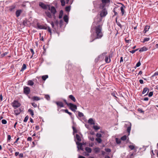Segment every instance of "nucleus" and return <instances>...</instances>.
Masks as SVG:
<instances>
[{
    "label": "nucleus",
    "mask_w": 158,
    "mask_h": 158,
    "mask_svg": "<svg viewBox=\"0 0 158 158\" xmlns=\"http://www.w3.org/2000/svg\"><path fill=\"white\" fill-rule=\"evenodd\" d=\"M95 32L96 35L95 38L93 39L90 42H93L96 39H101L103 36V34L102 31V27L101 25H98L95 27Z\"/></svg>",
    "instance_id": "f257e3e1"
},
{
    "label": "nucleus",
    "mask_w": 158,
    "mask_h": 158,
    "mask_svg": "<svg viewBox=\"0 0 158 158\" xmlns=\"http://www.w3.org/2000/svg\"><path fill=\"white\" fill-rule=\"evenodd\" d=\"M48 9L50 10L51 11V14H53V15L54 17V18H56V16L55 14L56 13V9L55 8L54 6H52L50 7V6H49L48 8Z\"/></svg>",
    "instance_id": "f03ea898"
},
{
    "label": "nucleus",
    "mask_w": 158,
    "mask_h": 158,
    "mask_svg": "<svg viewBox=\"0 0 158 158\" xmlns=\"http://www.w3.org/2000/svg\"><path fill=\"white\" fill-rule=\"evenodd\" d=\"M68 106L69 107V108L72 111L75 112L77 109V107L76 105L72 103H69Z\"/></svg>",
    "instance_id": "7ed1b4c3"
},
{
    "label": "nucleus",
    "mask_w": 158,
    "mask_h": 158,
    "mask_svg": "<svg viewBox=\"0 0 158 158\" xmlns=\"http://www.w3.org/2000/svg\"><path fill=\"white\" fill-rule=\"evenodd\" d=\"M39 6L40 7L44 10H47L48 9V7L50 6L49 5H46L42 2H39Z\"/></svg>",
    "instance_id": "20e7f679"
},
{
    "label": "nucleus",
    "mask_w": 158,
    "mask_h": 158,
    "mask_svg": "<svg viewBox=\"0 0 158 158\" xmlns=\"http://www.w3.org/2000/svg\"><path fill=\"white\" fill-rule=\"evenodd\" d=\"M12 106L14 109L19 107L21 105L20 103L16 100H14L12 103Z\"/></svg>",
    "instance_id": "39448f33"
},
{
    "label": "nucleus",
    "mask_w": 158,
    "mask_h": 158,
    "mask_svg": "<svg viewBox=\"0 0 158 158\" xmlns=\"http://www.w3.org/2000/svg\"><path fill=\"white\" fill-rule=\"evenodd\" d=\"M107 14V10L106 8H104L101 11L100 13V16L101 17H103L105 16Z\"/></svg>",
    "instance_id": "423d86ee"
},
{
    "label": "nucleus",
    "mask_w": 158,
    "mask_h": 158,
    "mask_svg": "<svg viewBox=\"0 0 158 158\" xmlns=\"http://www.w3.org/2000/svg\"><path fill=\"white\" fill-rule=\"evenodd\" d=\"M55 102L57 106L58 110H59L60 108L63 107L64 106V104L62 102L58 101Z\"/></svg>",
    "instance_id": "0eeeda50"
},
{
    "label": "nucleus",
    "mask_w": 158,
    "mask_h": 158,
    "mask_svg": "<svg viewBox=\"0 0 158 158\" xmlns=\"http://www.w3.org/2000/svg\"><path fill=\"white\" fill-rule=\"evenodd\" d=\"M30 91V89L29 87L27 86L24 87L23 89L24 93L27 95L29 94Z\"/></svg>",
    "instance_id": "6e6552de"
},
{
    "label": "nucleus",
    "mask_w": 158,
    "mask_h": 158,
    "mask_svg": "<svg viewBox=\"0 0 158 158\" xmlns=\"http://www.w3.org/2000/svg\"><path fill=\"white\" fill-rule=\"evenodd\" d=\"M76 143L77 145V147L78 150L80 149L82 151L83 150V149L82 148V144L81 143L77 142H76Z\"/></svg>",
    "instance_id": "1a4fd4ad"
},
{
    "label": "nucleus",
    "mask_w": 158,
    "mask_h": 158,
    "mask_svg": "<svg viewBox=\"0 0 158 158\" xmlns=\"http://www.w3.org/2000/svg\"><path fill=\"white\" fill-rule=\"evenodd\" d=\"M46 16L49 18H52V15L51 13L49 12L48 10H46L44 12Z\"/></svg>",
    "instance_id": "9d476101"
},
{
    "label": "nucleus",
    "mask_w": 158,
    "mask_h": 158,
    "mask_svg": "<svg viewBox=\"0 0 158 158\" xmlns=\"http://www.w3.org/2000/svg\"><path fill=\"white\" fill-rule=\"evenodd\" d=\"M149 90V89L148 88H146V87L144 88L143 89V90L142 91V94H144L147 91V93L144 96H145L146 95H147L148 93Z\"/></svg>",
    "instance_id": "9b49d317"
},
{
    "label": "nucleus",
    "mask_w": 158,
    "mask_h": 158,
    "mask_svg": "<svg viewBox=\"0 0 158 158\" xmlns=\"http://www.w3.org/2000/svg\"><path fill=\"white\" fill-rule=\"evenodd\" d=\"M23 12L22 10H19L16 11V15L17 17H19L21 13Z\"/></svg>",
    "instance_id": "f8f14e48"
},
{
    "label": "nucleus",
    "mask_w": 158,
    "mask_h": 158,
    "mask_svg": "<svg viewBox=\"0 0 158 158\" xmlns=\"http://www.w3.org/2000/svg\"><path fill=\"white\" fill-rule=\"evenodd\" d=\"M124 8H125V6L123 4H122V6L120 7V10L122 14V15H123L125 12V11L124 10Z\"/></svg>",
    "instance_id": "ddd939ff"
},
{
    "label": "nucleus",
    "mask_w": 158,
    "mask_h": 158,
    "mask_svg": "<svg viewBox=\"0 0 158 158\" xmlns=\"http://www.w3.org/2000/svg\"><path fill=\"white\" fill-rule=\"evenodd\" d=\"M69 99H70L71 100L74 102H76V101L75 98L72 95H69Z\"/></svg>",
    "instance_id": "4468645a"
},
{
    "label": "nucleus",
    "mask_w": 158,
    "mask_h": 158,
    "mask_svg": "<svg viewBox=\"0 0 158 158\" xmlns=\"http://www.w3.org/2000/svg\"><path fill=\"white\" fill-rule=\"evenodd\" d=\"M88 123L90 124L94 125L95 124V122L92 118H90L89 119Z\"/></svg>",
    "instance_id": "2eb2a0df"
},
{
    "label": "nucleus",
    "mask_w": 158,
    "mask_h": 158,
    "mask_svg": "<svg viewBox=\"0 0 158 158\" xmlns=\"http://www.w3.org/2000/svg\"><path fill=\"white\" fill-rule=\"evenodd\" d=\"M32 99L33 101H38L40 100V98L37 96H34L32 98Z\"/></svg>",
    "instance_id": "dca6fc26"
},
{
    "label": "nucleus",
    "mask_w": 158,
    "mask_h": 158,
    "mask_svg": "<svg viewBox=\"0 0 158 158\" xmlns=\"http://www.w3.org/2000/svg\"><path fill=\"white\" fill-rule=\"evenodd\" d=\"M16 7V6L15 5H12L9 6V10L10 11H11L13 10Z\"/></svg>",
    "instance_id": "f3484780"
},
{
    "label": "nucleus",
    "mask_w": 158,
    "mask_h": 158,
    "mask_svg": "<svg viewBox=\"0 0 158 158\" xmlns=\"http://www.w3.org/2000/svg\"><path fill=\"white\" fill-rule=\"evenodd\" d=\"M148 48L146 47H143V48H141L139 50V51L140 52L146 51L148 50Z\"/></svg>",
    "instance_id": "a211bd4d"
},
{
    "label": "nucleus",
    "mask_w": 158,
    "mask_h": 158,
    "mask_svg": "<svg viewBox=\"0 0 158 158\" xmlns=\"http://www.w3.org/2000/svg\"><path fill=\"white\" fill-rule=\"evenodd\" d=\"M28 112L31 115V116L32 117H34V111L32 110L31 109H28Z\"/></svg>",
    "instance_id": "6ab92c4d"
},
{
    "label": "nucleus",
    "mask_w": 158,
    "mask_h": 158,
    "mask_svg": "<svg viewBox=\"0 0 158 158\" xmlns=\"http://www.w3.org/2000/svg\"><path fill=\"white\" fill-rule=\"evenodd\" d=\"M150 26L147 25L145 27L143 31L144 33H146L147 31H148L149 29L150 28Z\"/></svg>",
    "instance_id": "aec40b11"
},
{
    "label": "nucleus",
    "mask_w": 158,
    "mask_h": 158,
    "mask_svg": "<svg viewBox=\"0 0 158 158\" xmlns=\"http://www.w3.org/2000/svg\"><path fill=\"white\" fill-rule=\"evenodd\" d=\"M21 110L19 109V110H14V112L16 115H17L20 114L21 112Z\"/></svg>",
    "instance_id": "412c9836"
},
{
    "label": "nucleus",
    "mask_w": 158,
    "mask_h": 158,
    "mask_svg": "<svg viewBox=\"0 0 158 158\" xmlns=\"http://www.w3.org/2000/svg\"><path fill=\"white\" fill-rule=\"evenodd\" d=\"M85 151L89 153H91L92 151V149L91 148L88 147H86L85 148Z\"/></svg>",
    "instance_id": "4be33fe9"
},
{
    "label": "nucleus",
    "mask_w": 158,
    "mask_h": 158,
    "mask_svg": "<svg viewBox=\"0 0 158 158\" xmlns=\"http://www.w3.org/2000/svg\"><path fill=\"white\" fill-rule=\"evenodd\" d=\"M63 19L64 20V21L66 22V23H68V20H69V18H68V16H67V15H64V17H63Z\"/></svg>",
    "instance_id": "5701e85b"
},
{
    "label": "nucleus",
    "mask_w": 158,
    "mask_h": 158,
    "mask_svg": "<svg viewBox=\"0 0 158 158\" xmlns=\"http://www.w3.org/2000/svg\"><path fill=\"white\" fill-rule=\"evenodd\" d=\"M26 68V65L25 64H23V66L20 70L21 72H23Z\"/></svg>",
    "instance_id": "b1692460"
},
{
    "label": "nucleus",
    "mask_w": 158,
    "mask_h": 158,
    "mask_svg": "<svg viewBox=\"0 0 158 158\" xmlns=\"http://www.w3.org/2000/svg\"><path fill=\"white\" fill-rule=\"evenodd\" d=\"M131 123H130V126L128 127L127 129V132L129 133V134L131 130Z\"/></svg>",
    "instance_id": "393cba45"
},
{
    "label": "nucleus",
    "mask_w": 158,
    "mask_h": 158,
    "mask_svg": "<svg viewBox=\"0 0 158 158\" xmlns=\"http://www.w3.org/2000/svg\"><path fill=\"white\" fill-rule=\"evenodd\" d=\"M102 3L103 4H106V3H109L110 2V0H101Z\"/></svg>",
    "instance_id": "a878e982"
},
{
    "label": "nucleus",
    "mask_w": 158,
    "mask_h": 158,
    "mask_svg": "<svg viewBox=\"0 0 158 158\" xmlns=\"http://www.w3.org/2000/svg\"><path fill=\"white\" fill-rule=\"evenodd\" d=\"M34 83L32 80H29L28 81V85L32 86L34 85Z\"/></svg>",
    "instance_id": "bb28decb"
},
{
    "label": "nucleus",
    "mask_w": 158,
    "mask_h": 158,
    "mask_svg": "<svg viewBox=\"0 0 158 158\" xmlns=\"http://www.w3.org/2000/svg\"><path fill=\"white\" fill-rule=\"evenodd\" d=\"M63 11L62 10H61L60 11V14L59 15V19H61L63 15Z\"/></svg>",
    "instance_id": "cd10ccee"
},
{
    "label": "nucleus",
    "mask_w": 158,
    "mask_h": 158,
    "mask_svg": "<svg viewBox=\"0 0 158 158\" xmlns=\"http://www.w3.org/2000/svg\"><path fill=\"white\" fill-rule=\"evenodd\" d=\"M105 60L106 63H109L110 62V59L109 58V60L108 57L107 56H106L105 59Z\"/></svg>",
    "instance_id": "c85d7f7f"
},
{
    "label": "nucleus",
    "mask_w": 158,
    "mask_h": 158,
    "mask_svg": "<svg viewBox=\"0 0 158 158\" xmlns=\"http://www.w3.org/2000/svg\"><path fill=\"white\" fill-rule=\"evenodd\" d=\"M76 138L80 142L81 141V139L80 136L78 134H76Z\"/></svg>",
    "instance_id": "c756f323"
},
{
    "label": "nucleus",
    "mask_w": 158,
    "mask_h": 158,
    "mask_svg": "<svg viewBox=\"0 0 158 158\" xmlns=\"http://www.w3.org/2000/svg\"><path fill=\"white\" fill-rule=\"evenodd\" d=\"M48 77V75H45L43 76L42 77V78L43 81H45L46 79Z\"/></svg>",
    "instance_id": "7c9ffc66"
},
{
    "label": "nucleus",
    "mask_w": 158,
    "mask_h": 158,
    "mask_svg": "<svg viewBox=\"0 0 158 158\" xmlns=\"http://www.w3.org/2000/svg\"><path fill=\"white\" fill-rule=\"evenodd\" d=\"M127 139V136L126 135H124L121 137L120 139L123 141H125Z\"/></svg>",
    "instance_id": "2f4dec72"
},
{
    "label": "nucleus",
    "mask_w": 158,
    "mask_h": 158,
    "mask_svg": "<svg viewBox=\"0 0 158 158\" xmlns=\"http://www.w3.org/2000/svg\"><path fill=\"white\" fill-rule=\"evenodd\" d=\"M105 5L103 4L102 3L99 6V8L101 9H103L104 8V7L105 6Z\"/></svg>",
    "instance_id": "473e14b6"
},
{
    "label": "nucleus",
    "mask_w": 158,
    "mask_h": 158,
    "mask_svg": "<svg viewBox=\"0 0 158 158\" xmlns=\"http://www.w3.org/2000/svg\"><path fill=\"white\" fill-rule=\"evenodd\" d=\"M65 10L66 11L69 12L70 10V6H68L65 7Z\"/></svg>",
    "instance_id": "72a5a7b5"
},
{
    "label": "nucleus",
    "mask_w": 158,
    "mask_h": 158,
    "mask_svg": "<svg viewBox=\"0 0 158 158\" xmlns=\"http://www.w3.org/2000/svg\"><path fill=\"white\" fill-rule=\"evenodd\" d=\"M141 65L140 61H139L136 64V66L135 67V69L137 67H139Z\"/></svg>",
    "instance_id": "f704fd0d"
},
{
    "label": "nucleus",
    "mask_w": 158,
    "mask_h": 158,
    "mask_svg": "<svg viewBox=\"0 0 158 158\" xmlns=\"http://www.w3.org/2000/svg\"><path fill=\"white\" fill-rule=\"evenodd\" d=\"M45 98L48 101L50 99V96L48 94H46L45 95Z\"/></svg>",
    "instance_id": "c9c22d12"
},
{
    "label": "nucleus",
    "mask_w": 158,
    "mask_h": 158,
    "mask_svg": "<svg viewBox=\"0 0 158 158\" xmlns=\"http://www.w3.org/2000/svg\"><path fill=\"white\" fill-rule=\"evenodd\" d=\"M96 140L99 143H100L102 141L101 139L99 138H97L96 139Z\"/></svg>",
    "instance_id": "e433bc0d"
},
{
    "label": "nucleus",
    "mask_w": 158,
    "mask_h": 158,
    "mask_svg": "<svg viewBox=\"0 0 158 158\" xmlns=\"http://www.w3.org/2000/svg\"><path fill=\"white\" fill-rule=\"evenodd\" d=\"M115 140L117 144H120L121 143V141L120 139H119L118 138H116Z\"/></svg>",
    "instance_id": "4c0bfd02"
},
{
    "label": "nucleus",
    "mask_w": 158,
    "mask_h": 158,
    "mask_svg": "<svg viewBox=\"0 0 158 158\" xmlns=\"http://www.w3.org/2000/svg\"><path fill=\"white\" fill-rule=\"evenodd\" d=\"M93 127L95 130H98L100 129V127L97 125H94Z\"/></svg>",
    "instance_id": "58836bf2"
},
{
    "label": "nucleus",
    "mask_w": 158,
    "mask_h": 158,
    "mask_svg": "<svg viewBox=\"0 0 158 158\" xmlns=\"http://www.w3.org/2000/svg\"><path fill=\"white\" fill-rule=\"evenodd\" d=\"M78 116L80 117H82L84 116L83 114L82 113L79 111L78 112Z\"/></svg>",
    "instance_id": "ea45409f"
},
{
    "label": "nucleus",
    "mask_w": 158,
    "mask_h": 158,
    "mask_svg": "<svg viewBox=\"0 0 158 158\" xmlns=\"http://www.w3.org/2000/svg\"><path fill=\"white\" fill-rule=\"evenodd\" d=\"M28 118H29V117H28V115L26 116L25 117V118L23 120V122H26L27 121V120H28Z\"/></svg>",
    "instance_id": "a19ab883"
},
{
    "label": "nucleus",
    "mask_w": 158,
    "mask_h": 158,
    "mask_svg": "<svg viewBox=\"0 0 158 158\" xmlns=\"http://www.w3.org/2000/svg\"><path fill=\"white\" fill-rule=\"evenodd\" d=\"M61 3V5L64 6L65 4V2L64 0H60Z\"/></svg>",
    "instance_id": "79ce46f5"
},
{
    "label": "nucleus",
    "mask_w": 158,
    "mask_h": 158,
    "mask_svg": "<svg viewBox=\"0 0 158 158\" xmlns=\"http://www.w3.org/2000/svg\"><path fill=\"white\" fill-rule=\"evenodd\" d=\"M94 150L95 153H98L100 151V149L99 148H95Z\"/></svg>",
    "instance_id": "37998d69"
},
{
    "label": "nucleus",
    "mask_w": 158,
    "mask_h": 158,
    "mask_svg": "<svg viewBox=\"0 0 158 158\" xmlns=\"http://www.w3.org/2000/svg\"><path fill=\"white\" fill-rule=\"evenodd\" d=\"M129 148L131 150H132L135 148V146L133 145H130L129 146Z\"/></svg>",
    "instance_id": "c03bdc74"
},
{
    "label": "nucleus",
    "mask_w": 158,
    "mask_h": 158,
    "mask_svg": "<svg viewBox=\"0 0 158 158\" xmlns=\"http://www.w3.org/2000/svg\"><path fill=\"white\" fill-rule=\"evenodd\" d=\"M37 26L38 28L40 29H42L43 27V26L40 25L39 24H37Z\"/></svg>",
    "instance_id": "a18cd8bd"
},
{
    "label": "nucleus",
    "mask_w": 158,
    "mask_h": 158,
    "mask_svg": "<svg viewBox=\"0 0 158 158\" xmlns=\"http://www.w3.org/2000/svg\"><path fill=\"white\" fill-rule=\"evenodd\" d=\"M117 18L118 17H117L116 18V23L118 25V26H119V27H121V24H120V23L119 22H118L117 21Z\"/></svg>",
    "instance_id": "49530a36"
},
{
    "label": "nucleus",
    "mask_w": 158,
    "mask_h": 158,
    "mask_svg": "<svg viewBox=\"0 0 158 158\" xmlns=\"http://www.w3.org/2000/svg\"><path fill=\"white\" fill-rule=\"evenodd\" d=\"M138 111L141 113H144V111L142 110L140 108H138Z\"/></svg>",
    "instance_id": "de8ad7c7"
},
{
    "label": "nucleus",
    "mask_w": 158,
    "mask_h": 158,
    "mask_svg": "<svg viewBox=\"0 0 158 158\" xmlns=\"http://www.w3.org/2000/svg\"><path fill=\"white\" fill-rule=\"evenodd\" d=\"M31 104L32 106L35 108L37 107V105L35 102L32 103Z\"/></svg>",
    "instance_id": "09e8293b"
},
{
    "label": "nucleus",
    "mask_w": 158,
    "mask_h": 158,
    "mask_svg": "<svg viewBox=\"0 0 158 158\" xmlns=\"http://www.w3.org/2000/svg\"><path fill=\"white\" fill-rule=\"evenodd\" d=\"M150 38H145L143 41V43H144L145 42L148 41L149 40Z\"/></svg>",
    "instance_id": "8fccbe9b"
},
{
    "label": "nucleus",
    "mask_w": 158,
    "mask_h": 158,
    "mask_svg": "<svg viewBox=\"0 0 158 158\" xmlns=\"http://www.w3.org/2000/svg\"><path fill=\"white\" fill-rule=\"evenodd\" d=\"M2 124H5L7 123V121L5 119H2Z\"/></svg>",
    "instance_id": "3c124183"
},
{
    "label": "nucleus",
    "mask_w": 158,
    "mask_h": 158,
    "mask_svg": "<svg viewBox=\"0 0 158 158\" xmlns=\"http://www.w3.org/2000/svg\"><path fill=\"white\" fill-rule=\"evenodd\" d=\"M61 111H63V112H65V113H68L69 112L68 110L67 109H62L61 110Z\"/></svg>",
    "instance_id": "603ef678"
},
{
    "label": "nucleus",
    "mask_w": 158,
    "mask_h": 158,
    "mask_svg": "<svg viewBox=\"0 0 158 158\" xmlns=\"http://www.w3.org/2000/svg\"><path fill=\"white\" fill-rule=\"evenodd\" d=\"M72 128H73V132L74 133H77V130L76 129V128L73 126L72 127Z\"/></svg>",
    "instance_id": "864d4df0"
},
{
    "label": "nucleus",
    "mask_w": 158,
    "mask_h": 158,
    "mask_svg": "<svg viewBox=\"0 0 158 158\" xmlns=\"http://www.w3.org/2000/svg\"><path fill=\"white\" fill-rule=\"evenodd\" d=\"M96 136L97 137H98L97 138H100V137H102V134H100V133H97L96 134Z\"/></svg>",
    "instance_id": "5fc2aeb1"
},
{
    "label": "nucleus",
    "mask_w": 158,
    "mask_h": 158,
    "mask_svg": "<svg viewBox=\"0 0 158 158\" xmlns=\"http://www.w3.org/2000/svg\"><path fill=\"white\" fill-rule=\"evenodd\" d=\"M105 150L106 152H110L111 151L110 149L108 148H105Z\"/></svg>",
    "instance_id": "6e6d98bb"
},
{
    "label": "nucleus",
    "mask_w": 158,
    "mask_h": 158,
    "mask_svg": "<svg viewBox=\"0 0 158 158\" xmlns=\"http://www.w3.org/2000/svg\"><path fill=\"white\" fill-rule=\"evenodd\" d=\"M7 53L6 52H5L2 54L1 55V57H3L4 56H5L6 55H7Z\"/></svg>",
    "instance_id": "4d7b16f0"
},
{
    "label": "nucleus",
    "mask_w": 158,
    "mask_h": 158,
    "mask_svg": "<svg viewBox=\"0 0 158 158\" xmlns=\"http://www.w3.org/2000/svg\"><path fill=\"white\" fill-rule=\"evenodd\" d=\"M63 21L62 20H60V21L59 24L60 25V27H61L62 25Z\"/></svg>",
    "instance_id": "13d9d810"
},
{
    "label": "nucleus",
    "mask_w": 158,
    "mask_h": 158,
    "mask_svg": "<svg viewBox=\"0 0 158 158\" xmlns=\"http://www.w3.org/2000/svg\"><path fill=\"white\" fill-rule=\"evenodd\" d=\"M47 30L50 33V35H51V34H52V32H51V30L50 28L49 27H48V28Z\"/></svg>",
    "instance_id": "bf43d9fd"
},
{
    "label": "nucleus",
    "mask_w": 158,
    "mask_h": 158,
    "mask_svg": "<svg viewBox=\"0 0 158 158\" xmlns=\"http://www.w3.org/2000/svg\"><path fill=\"white\" fill-rule=\"evenodd\" d=\"M30 50L31 52L32 53V56H31V57H32L34 55V50L33 49L31 48Z\"/></svg>",
    "instance_id": "052dcab7"
},
{
    "label": "nucleus",
    "mask_w": 158,
    "mask_h": 158,
    "mask_svg": "<svg viewBox=\"0 0 158 158\" xmlns=\"http://www.w3.org/2000/svg\"><path fill=\"white\" fill-rule=\"evenodd\" d=\"M51 25H52V27L53 28H54V29H55V28L54 27V23L52 22V21L51 22Z\"/></svg>",
    "instance_id": "680f3d73"
},
{
    "label": "nucleus",
    "mask_w": 158,
    "mask_h": 158,
    "mask_svg": "<svg viewBox=\"0 0 158 158\" xmlns=\"http://www.w3.org/2000/svg\"><path fill=\"white\" fill-rule=\"evenodd\" d=\"M89 139L92 141H93L94 140V138L93 136H90L89 137Z\"/></svg>",
    "instance_id": "e2e57ef3"
},
{
    "label": "nucleus",
    "mask_w": 158,
    "mask_h": 158,
    "mask_svg": "<svg viewBox=\"0 0 158 158\" xmlns=\"http://www.w3.org/2000/svg\"><path fill=\"white\" fill-rule=\"evenodd\" d=\"M153 93L152 92H150L148 94V96L149 97H151L153 95Z\"/></svg>",
    "instance_id": "0e129e2a"
},
{
    "label": "nucleus",
    "mask_w": 158,
    "mask_h": 158,
    "mask_svg": "<svg viewBox=\"0 0 158 158\" xmlns=\"http://www.w3.org/2000/svg\"><path fill=\"white\" fill-rule=\"evenodd\" d=\"M55 25L58 27L59 24V22L57 20L55 22Z\"/></svg>",
    "instance_id": "69168bd1"
},
{
    "label": "nucleus",
    "mask_w": 158,
    "mask_h": 158,
    "mask_svg": "<svg viewBox=\"0 0 158 158\" xmlns=\"http://www.w3.org/2000/svg\"><path fill=\"white\" fill-rule=\"evenodd\" d=\"M157 75H158V74H157V72H155V73L153 74V75L152 76V77H154L155 76H157Z\"/></svg>",
    "instance_id": "338daca9"
},
{
    "label": "nucleus",
    "mask_w": 158,
    "mask_h": 158,
    "mask_svg": "<svg viewBox=\"0 0 158 158\" xmlns=\"http://www.w3.org/2000/svg\"><path fill=\"white\" fill-rule=\"evenodd\" d=\"M111 95L112 96H113L115 97L116 98H117V97L115 95V92H113V93H111Z\"/></svg>",
    "instance_id": "774afa93"
}]
</instances>
